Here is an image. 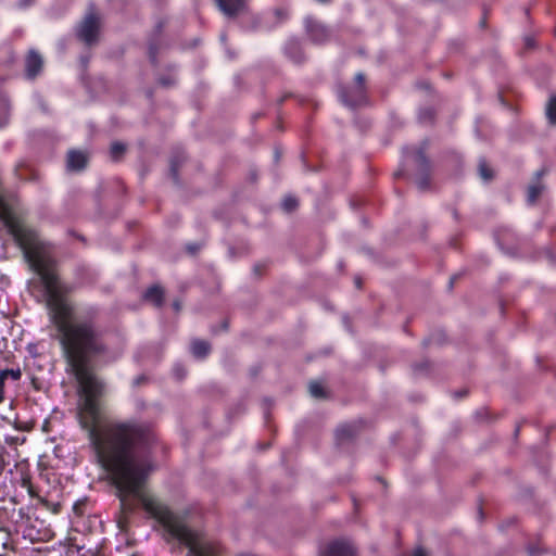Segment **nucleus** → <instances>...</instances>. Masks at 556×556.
<instances>
[{
	"label": "nucleus",
	"instance_id": "f3484780",
	"mask_svg": "<svg viewBox=\"0 0 556 556\" xmlns=\"http://www.w3.org/2000/svg\"><path fill=\"white\" fill-rule=\"evenodd\" d=\"M35 0H20L18 4L21 8H26L30 4H33Z\"/></svg>",
	"mask_w": 556,
	"mask_h": 556
},
{
	"label": "nucleus",
	"instance_id": "ddd939ff",
	"mask_svg": "<svg viewBox=\"0 0 556 556\" xmlns=\"http://www.w3.org/2000/svg\"><path fill=\"white\" fill-rule=\"evenodd\" d=\"M309 393L312 396L316 397V399H321L325 396V391H324V388L323 386L317 382V381H312L309 383Z\"/></svg>",
	"mask_w": 556,
	"mask_h": 556
},
{
	"label": "nucleus",
	"instance_id": "a211bd4d",
	"mask_svg": "<svg viewBox=\"0 0 556 556\" xmlns=\"http://www.w3.org/2000/svg\"><path fill=\"white\" fill-rule=\"evenodd\" d=\"M413 556H427V553L422 548H416Z\"/></svg>",
	"mask_w": 556,
	"mask_h": 556
},
{
	"label": "nucleus",
	"instance_id": "39448f33",
	"mask_svg": "<svg viewBox=\"0 0 556 556\" xmlns=\"http://www.w3.org/2000/svg\"><path fill=\"white\" fill-rule=\"evenodd\" d=\"M43 65L42 58L35 51H30L26 59L27 76L34 78L39 74Z\"/></svg>",
	"mask_w": 556,
	"mask_h": 556
},
{
	"label": "nucleus",
	"instance_id": "4468645a",
	"mask_svg": "<svg viewBox=\"0 0 556 556\" xmlns=\"http://www.w3.org/2000/svg\"><path fill=\"white\" fill-rule=\"evenodd\" d=\"M8 378L18 380L21 378L20 369H5L0 372V379L4 382Z\"/></svg>",
	"mask_w": 556,
	"mask_h": 556
},
{
	"label": "nucleus",
	"instance_id": "5701e85b",
	"mask_svg": "<svg viewBox=\"0 0 556 556\" xmlns=\"http://www.w3.org/2000/svg\"><path fill=\"white\" fill-rule=\"evenodd\" d=\"M543 174H544V172H543V170H541V172H539V173H538V175H539V176H541V175H543Z\"/></svg>",
	"mask_w": 556,
	"mask_h": 556
},
{
	"label": "nucleus",
	"instance_id": "aec40b11",
	"mask_svg": "<svg viewBox=\"0 0 556 556\" xmlns=\"http://www.w3.org/2000/svg\"><path fill=\"white\" fill-rule=\"evenodd\" d=\"M3 469H4V460H3V457L0 455V473L2 472Z\"/></svg>",
	"mask_w": 556,
	"mask_h": 556
},
{
	"label": "nucleus",
	"instance_id": "6e6552de",
	"mask_svg": "<svg viewBox=\"0 0 556 556\" xmlns=\"http://www.w3.org/2000/svg\"><path fill=\"white\" fill-rule=\"evenodd\" d=\"M192 353L195 357H205L210 352V344L202 340H195L191 345Z\"/></svg>",
	"mask_w": 556,
	"mask_h": 556
},
{
	"label": "nucleus",
	"instance_id": "f257e3e1",
	"mask_svg": "<svg viewBox=\"0 0 556 556\" xmlns=\"http://www.w3.org/2000/svg\"><path fill=\"white\" fill-rule=\"evenodd\" d=\"M100 30V17L94 12H89L80 23L77 36L87 45H93L98 40Z\"/></svg>",
	"mask_w": 556,
	"mask_h": 556
},
{
	"label": "nucleus",
	"instance_id": "412c9836",
	"mask_svg": "<svg viewBox=\"0 0 556 556\" xmlns=\"http://www.w3.org/2000/svg\"><path fill=\"white\" fill-rule=\"evenodd\" d=\"M419 188H420V189H425V188H426V184H425L424 181H421V182L419 184Z\"/></svg>",
	"mask_w": 556,
	"mask_h": 556
},
{
	"label": "nucleus",
	"instance_id": "7ed1b4c3",
	"mask_svg": "<svg viewBox=\"0 0 556 556\" xmlns=\"http://www.w3.org/2000/svg\"><path fill=\"white\" fill-rule=\"evenodd\" d=\"M319 556H356V552L346 541H333L320 549Z\"/></svg>",
	"mask_w": 556,
	"mask_h": 556
},
{
	"label": "nucleus",
	"instance_id": "0eeeda50",
	"mask_svg": "<svg viewBox=\"0 0 556 556\" xmlns=\"http://www.w3.org/2000/svg\"><path fill=\"white\" fill-rule=\"evenodd\" d=\"M143 298L153 305L161 306L163 304L164 291L161 287L153 286L144 292Z\"/></svg>",
	"mask_w": 556,
	"mask_h": 556
},
{
	"label": "nucleus",
	"instance_id": "423d86ee",
	"mask_svg": "<svg viewBox=\"0 0 556 556\" xmlns=\"http://www.w3.org/2000/svg\"><path fill=\"white\" fill-rule=\"evenodd\" d=\"M88 157L81 151H70L67 154V168L70 170H80L85 168Z\"/></svg>",
	"mask_w": 556,
	"mask_h": 556
},
{
	"label": "nucleus",
	"instance_id": "b1692460",
	"mask_svg": "<svg viewBox=\"0 0 556 556\" xmlns=\"http://www.w3.org/2000/svg\"><path fill=\"white\" fill-rule=\"evenodd\" d=\"M344 431H345V429H340L339 433H343Z\"/></svg>",
	"mask_w": 556,
	"mask_h": 556
},
{
	"label": "nucleus",
	"instance_id": "2eb2a0df",
	"mask_svg": "<svg viewBox=\"0 0 556 556\" xmlns=\"http://www.w3.org/2000/svg\"><path fill=\"white\" fill-rule=\"evenodd\" d=\"M296 206H298V200L295 198H292V197L285 198V200L282 202V207H283L285 211L291 212Z\"/></svg>",
	"mask_w": 556,
	"mask_h": 556
},
{
	"label": "nucleus",
	"instance_id": "9b49d317",
	"mask_svg": "<svg viewBox=\"0 0 556 556\" xmlns=\"http://www.w3.org/2000/svg\"><path fill=\"white\" fill-rule=\"evenodd\" d=\"M126 147L121 142H113L110 149L111 157L115 161L119 160L124 154Z\"/></svg>",
	"mask_w": 556,
	"mask_h": 556
},
{
	"label": "nucleus",
	"instance_id": "dca6fc26",
	"mask_svg": "<svg viewBox=\"0 0 556 556\" xmlns=\"http://www.w3.org/2000/svg\"><path fill=\"white\" fill-rule=\"evenodd\" d=\"M479 172L481 177L485 180L491 179L493 176L492 170L489 168L485 162H481L479 164Z\"/></svg>",
	"mask_w": 556,
	"mask_h": 556
},
{
	"label": "nucleus",
	"instance_id": "f8f14e48",
	"mask_svg": "<svg viewBox=\"0 0 556 556\" xmlns=\"http://www.w3.org/2000/svg\"><path fill=\"white\" fill-rule=\"evenodd\" d=\"M543 189H544V187L540 184L530 186L528 188V201L530 203H534L536 201V199L540 197V194L542 193Z\"/></svg>",
	"mask_w": 556,
	"mask_h": 556
},
{
	"label": "nucleus",
	"instance_id": "4be33fe9",
	"mask_svg": "<svg viewBox=\"0 0 556 556\" xmlns=\"http://www.w3.org/2000/svg\"><path fill=\"white\" fill-rule=\"evenodd\" d=\"M174 306H175V309H176V311H179L180 306H179V304H178V303H175V304H174Z\"/></svg>",
	"mask_w": 556,
	"mask_h": 556
},
{
	"label": "nucleus",
	"instance_id": "20e7f679",
	"mask_svg": "<svg viewBox=\"0 0 556 556\" xmlns=\"http://www.w3.org/2000/svg\"><path fill=\"white\" fill-rule=\"evenodd\" d=\"M220 11L227 16H236L244 9L245 0H215Z\"/></svg>",
	"mask_w": 556,
	"mask_h": 556
},
{
	"label": "nucleus",
	"instance_id": "9d476101",
	"mask_svg": "<svg viewBox=\"0 0 556 556\" xmlns=\"http://www.w3.org/2000/svg\"><path fill=\"white\" fill-rule=\"evenodd\" d=\"M546 115L551 124L556 125V97H552L546 108Z\"/></svg>",
	"mask_w": 556,
	"mask_h": 556
},
{
	"label": "nucleus",
	"instance_id": "6ab92c4d",
	"mask_svg": "<svg viewBox=\"0 0 556 556\" xmlns=\"http://www.w3.org/2000/svg\"><path fill=\"white\" fill-rule=\"evenodd\" d=\"M4 395V382L0 379V403L3 401Z\"/></svg>",
	"mask_w": 556,
	"mask_h": 556
},
{
	"label": "nucleus",
	"instance_id": "f03ea898",
	"mask_svg": "<svg viewBox=\"0 0 556 556\" xmlns=\"http://www.w3.org/2000/svg\"><path fill=\"white\" fill-rule=\"evenodd\" d=\"M356 86L341 93L342 101L350 106L361 105L366 100L365 76L362 73L355 76Z\"/></svg>",
	"mask_w": 556,
	"mask_h": 556
},
{
	"label": "nucleus",
	"instance_id": "1a4fd4ad",
	"mask_svg": "<svg viewBox=\"0 0 556 556\" xmlns=\"http://www.w3.org/2000/svg\"><path fill=\"white\" fill-rule=\"evenodd\" d=\"M311 37L315 41H323L326 38V29L318 24H314L309 27Z\"/></svg>",
	"mask_w": 556,
	"mask_h": 556
}]
</instances>
